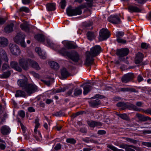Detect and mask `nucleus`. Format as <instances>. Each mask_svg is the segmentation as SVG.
I'll list each match as a JSON object with an SVG mask.
<instances>
[{"instance_id": "obj_1", "label": "nucleus", "mask_w": 151, "mask_h": 151, "mask_svg": "<svg viewBox=\"0 0 151 151\" xmlns=\"http://www.w3.org/2000/svg\"><path fill=\"white\" fill-rule=\"evenodd\" d=\"M101 49L99 45H97L91 48L90 52H86L85 65L87 66H90L93 63L94 60L93 58L99 54Z\"/></svg>"}, {"instance_id": "obj_2", "label": "nucleus", "mask_w": 151, "mask_h": 151, "mask_svg": "<svg viewBox=\"0 0 151 151\" xmlns=\"http://www.w3.org/2000/svg\"><path fill=\"white\" fill-rule=\"evenodd\" d=\"M25 35L21 32L18 33L14 38V41L16 43L19 44L23 47H25L26 45L24 42Z\"/></svg>"}, {"instance_id": "obj_3", "label": "nucleus", "mask_w": 151, "mask_h": 151, "mask_svg": "<svg viewBox=\"0 0 151 151\" xmlns=\"http://www.w3.org/2000/svg\"><path fill=\"white\" fill-rule=\"evenodd\" d=\"M129 50L127 48L118 49L116 50V54L118 57L119 60L120 61L125 60V58L123 57L126 56L129 53Z\"/></svg>"}, {"instance_id": "obj_4", "label": "nucleus", "mask_w": 151, "mask_h": 151, "mask_svg": "<svg viewBox=\"0 0 151 151\" xmlns=\"http://www.w3.org/2000/svg\"><path fill=\"white\" fill-rule=\"evenodd\" d=\"M99 41H102L106 40L110 36V34L107 29L102 28L100 30L99 33Z\"/></svg>"}, {"instance_id": "obj_5", "label": "nucleus", "mask_w": 151, "mask_h": 151, "mask_svg": "<svg viewBox=\"0 0 151 151\" xmlns=\"http://www.w3.org/2000/svg\"><path fill=\"white\" fill-rule=\"evenodd\" d=\"M31 60L22 58L19 60V65L24 70H28L29 68Z\"/></svg>"}, {"instance_id": "obj_6", "label": "nucleus", "mask_w": 151, "mask_h": 151, "mask_svg": "<svg viewBox=\"0 0 151 151\" xmlns=\"http://www.w3.org/2000/svg\"><path fill=\"white\" fill-rule=\"evenodd\" d=\"M24 88V90L30 95L37 91V87L35 84L27 83Z\"/></svg>"}, {"instance_id": "obj_7", "label": "nucleus", "mask_w": 151, "mask_h": 151, "mask_svg": "<svg viewBox=\"0 0 151 151\" xmlns=\"http://www.w3.org/2000/svg\"><path fill=\"white\" fill-rule=\"evenodd\" d=\"M134 77V73H129L124 74L122 77L121 80L123 83H126L132 80Z\"/></svg>"}, {"instance_id": "obj_8", "label": "nucleus", "mask_w": 151, "mask_h": 151, "mask_svg": "<svg viewBox=\"0 0 151 151\" xmlns=\"http://www.w3.org/2000/svg\"><path fill=\"white\" fill-rule=\"evenodd\" d=\"M66 11L67 14L69 16H72L77 15H80L78 12H77L76 7L75 9H73L71 6H69L67 7Z\"/></svg>"}, {"instance_id": "obj_9", "label": "nucleus", "mask_w": 151, "mask_h": 151, "mask_svg": "<svg viewBox=\"0 0 151 151\" xmlns=\"http://www.w3.org/2000/svg\"><path fill=\"white\" fill-rule=\"evenodd\" d=\"M9 48L11 52L14 55H17L19 54L20 50L19 47L15 44L9 45Z\"/></svg>"}, {"instance_id": "obj_10", "label": "nucleus", "mask_w": 151, "mask_h": 151, "mask_svg": "<svg viewBox=\"0 0 151 151\" xmlns=\"http://www.w3.org/2000/svg\"><path fill=\"white\" fill-rule=\"evenodd\" d=\"M68 57L75 62H78L80 60V56L78 53L75 51L70 52Z\"/></svg>"}, {"instance_id": "obj_11", "label": "nucleus", "mask_w": 151, "mask_h": 151, "mask_svg": "<svg viewBox=\"0 0 151 151\" xmlns=\"http://www.w3.org/2000/svg\"><path fill=\"white\" fill-rule=\"evenodd\" d=\"M108 21L113 24H118L121 22L120 18L117 15H111L108 19Z\"/></svg>"}, {"instance_id": "obj_12", "label": "nucleus", "mask_w": 151, "mask_h": 151, "mask_svg": "<svg viewBox=\"0 0 151 151\" xmlns=\"http://www.w3.org/2000/svg\"><path fill=\"white\" fill-rule=\"evenodd\" d=\"M0 132L1 134L4 135H8L10 133L11 129L9 126L4 125L1 127Z\"/></svg>"}, {"instance_id": "obj_13", "label": "nucleus", "mask_w": 151, "mask_h": 151, "mask_svg": "<svg viewBox=\"0 0 151 151\" xmlns=\"http://www.w3.org/2000/svg\"><path fill=\"white\" fill-rule=\"evenodd\" d=\"M124 35V33L122 32H118L116 33V36L117 37V41L118 43L125 44L126 42L125 40H123L121 38Z\"/></svg>"}, {"instance_id": "obj_14", "label": "nucleus", "mask_w": 151, "mask_h": 151, "mask_svg": "<svg viewBox=\"0 0 151 151\" xmlns=\"http://www.w3.org/2000/svg\"><path fill=\"white\" fill-rule=\"evenodd\" d=\"M20 27L22 30L26 32H28L30 28L32 27V26L29 24L27 22L25 21L20 24Z\"/></svg>"}, {"instance_id": "obj_15", "label": "nucleus", "mask_w": 151, "mask_h": 151, "mask_svg": "<svg viewBox=\"0 0 151 151\" xmlns=\"http://www.w3.org/2000/svg\"><path fill=\"white\" fill-rule=\"evenodd\" d=\"M136 115L139 120L141 122H145L148 120H151V118L148 116H145L142 114L137 113Z\"/></svg>"}, {"instance_id": "obj_16", "label": "nucleus", "mask_w": 151, "mask_h": 151, "mask_svg": "<svg viewBox=\"0 0 151 151\" xmlns=\"http://www.w3.org/2000/svg\"><path fill=\"white\" fill-rule=\"evenodd\" d=\"M143 58L144 55L143 54L140 52L138 53L136 55L134 61L135 63L137 64L142 63Z\"/></svg>"}, {"instance_id": "obj_17", "label": "nucleus", "mask_w": 151, "mask_h": 151, "mask_svg": "<svg viewBox=\"0 0 151 151\" xmlns=\"http://www.w3.org/2000/svg\"><path fill=\"white\" fill-rule=\"evenodd\" d=\"M18 85L22 88V89L24 90L27 84V79L25 78L24 79H20L18 80L17 82Z\"/></svg>"}, {"instance_id": "obj_18", "label": "nucleus", "mask_w": 151, "mask_h": 151, "mask_svg": "<svg viewBox=\"0 0 151 151\" xmlns=\"http://www.w3.org/2000/svg\"><path fill=\"white\" fill-rule=\"evenodd\" d=\"M118 92H131L137 93L138 91L136 90L133 88H121L119 89Z\"/></svg>"}, {"instance_id": "obj_19", "label": "nucleus", "mask_w": 151, "mask_h": 151, "mask_svg": "<svg viewBox=\"0 0 151 151\" xmlns=\"http://www.w3.org/2000/svg\"><path fill=\"white\" fill-rule=\"evenodd\" d=\"M89 103L90 106L95 108L100 104L101 101L99 99H96L94 100H91L89 101Z\"/></svg>"}, {"instance_id": "obj_20", "label": "nucleus", "mask_w": 151, "mask_h": 151, "mask_svg": "<svg viewBox=\"0 0 151 151\" xmlns=\"http://www.w3.org/2000/svg\"><path fill=\"white\" fill-rule=\"evenodd\" d=\"M0 57L5 62H8V60L7 54L2 49H0Z\"/></svg>"}, {"instance_id": "obj_21", "label": "nucleus", "mask_w": 151, "mask_h": 151, "mask_svg": "<svg viewBox=\"0 0 151 151\" xmlns=\"http://www.w3.org/2000/svg\"><path fill=\"white\" fill-rule=\"evenodd\" d=\"M10 65L12 68L18 71L21 72L22 70V68L18 66L17 62L12 61Z\"/></svg>"}, {"instance_id": "obj_22", "label": "nucleus", "mask_w": 151, "mask_h": 151, "mask_svg": "<svg viewBox=\"0 0 151 151\" xmlns=\"http://www.w3.org/2000/svg\"><path fill=\"white\" fill-rule=\"evenodd\" d=\"M8 40L3 37H0V47H4L7 45Z\"/></svg>"}, {"instance_id": "obj_23", "label": "nucleus", "mask_w": 151, "mask_h": 151, "mask_svg": "<svg viewBox=\"0 0 151 151\" xmlns=\"http://www.w3.org/2000/svg\"><path fill=\"white\" fill-rule=\"evenodd\" d=\"M14 26V24L13 23L8 24L4 28V32L7 33L11 32L13 30V28Z\"/></svg>"}, {"instance_id": "obj_24", "label": "nucleus", "mask_w": 151, "mask_h": 151, "mask_svg": "<svg viewBox=\"0 0 151 151\" xmlns=\"http://www.w3.org/2000/svg\"><path fill=\"white\" fill-rule=\"evenodd\" d=\"M128 9L130 12H139L141 10L136 6L130 5L128 7Z\"/></svg>"}, {"instance_id": "obj_25", "label": "nucleus", "mask_w": 151, "mask_h": 151, "mask_svg": "<svg viewBox=\"0 0 151 151\" xmlns=\"http://www.w3.org/2000/svg\"><path fill=\"white\" fill-rule=\"evenodd\" d=\"M46 6L48 11H53L56 9V5L54 3H48L46 4Z\"/></svg>"}, {"instance_id": "obj_26", "label": "nucleus", "mask_w": 151, "mask_h": 151, "mask_svg": "<svg viewBox=\"0 0 151 151\" xmlns=\"http://www.w3.org/2000/svg\"><path fill=\"white\" fill-rule=\"evenodd\" d=\"M35 38L40 42H44L45 39V37L42 34H38L35 36Z\"/></svg>"}, {"instance_id": "obj_27", "label": "nucleus", "mask_w": 151, "mask_h": 151, "mask_svg": "<svg viewBox=\"0 0 151 151\" xmlns=\"http://www.w3.org/2000/svg\"><path fill=\"white\" fill-rule=\"evenodd\" d=\"M26 96V93L24 91L21 90L17 91L15 94V96L16 97H25Z\"/></svg>"}, {"instance_id": "obj_28", "label": "nucleus", "mask_w": 151, "mask_h": 151, "mask_svg": "<svg viewBox=\"0 0 151 151\" xmlns=\"http://www.w3.org/2000/svg\"><path fill=\"white\" fill-rule=\"evenodd\" d=\"M36 52L38 54L40 58L45 59L46 58V55L45 54H43L40 48L37 47L35 49Z\"/></svg>"}, {"instance_id": "obj_29", "label": "nucleus", "mask_w": 151, "mask_h": 151, "mask_svg": "<svg viewBox=\"0 0 151 151\" xmlns=\"http://www.w3.org/2000/svg\"><path fill=\"white\" fill-rule=\"evenodd\" d=\"M49 65L50 67L54 69L58 70L59 68V65L58 64L55 62L52 61L49 63Z\"/></svg>"}, {"instance_id": "obj_30", "label": "nucleus", "mask_w": 151, "mask_h": 151, "mask_svg": "<svg viewBox=\"0 0 151 151\" xmlns=\"http://www.w3.org/2000/svg\"><path fill=\"white\" fill-rule=\"evenodd\" d=\"M65 46L68 49H75L77 47V45L69 42H66Z\"/></svg>"}, {"instance_id": "obj_31", "label": "nucleus", "mask_w": 151, "mask_h": 151, "mask_svg": "<svg viewBox=\"0 0 151 151\" xmlns=\"http://www.w3.org/2000/svg\"><path fill=\"white\" fill-rule=\"evenodd\" d=\"M92 89V87L88 85H86L84 86L83 87L84 91L83 93L84 95H85L87 94Z\"/></svg>"}, {"instance_id": "obj_32", "label": "nucleus", "mask_w": 151, "mask_h": 151, "mask_svg": "<svg viewBox=\"0 0 151 151\" xmlns=\"http://www.w3.org/2000/svg\"><path fill=\"white\" fill-rule=\"evenodd\" d=\"M30 65H31L33 68L37 70H39L40 69V68L39 66L38 63L32 60H31V61L30 62Z\"/></svg>"}, {"instance_id": "obj_33", "label": "nucleus", "mask_w": 151, "mask_h": 151, "mask_svg": "<svg viewBox=\"0 0 151 151\" xmlns=\"http://www.w3.org/2000/svg\"><path fill=\"white\" fill-rule=\"evenodd\" d=\"M61 74L62 77L63 78H66L69 76L68 73L65 68H63L61 70Z\"/></svg>"}, {"instance_id": "obj_34", "label": "nucleus", "mask_w": 151, "mask_h": 151, "mask_svg": "<svg viewBox=\"0 0 151 151\" xmlns=\"http://www.w3.org/2000/svg\"><path fill=\"white\" fill-rule=\"evenodd\" d=\"M59 52L63 56H66L68 57L69 55L70 52L66 51V49L64 48H62L60 50Z\"/></svg>"}, {"instance_id": "obj_35", "label": "nucleus", "mask_w": 151, "mask_h": 151, "mask_svg": "<svg viewBox=\"0 0 151 151\" xmlns=\"http://www.w3.org/2000/svg\"><path fill=\"white\" fill-rule=\"evenodd\" d=\"M92 23L90 22H85L83 23V26L85 29H93L92 27Z\"/></svg>"}, {"instance_id": "obj_36", "label": "nucleus", "mask_w": 151, "mask_h": 151, "mask_svg": "<svg viewBox=\"0 0 151 151\" xmlns=\"http://www.w3.org/2000/svg\"><path fill=\"white\" fill-rule=\"evenodd\" d=\"M88 39L90 40H93L95 37V35L93 32H88L86 34Z\"/></svg>"}, {"instance_id": "obj_37", "label": "nucleus", "mask_w": 151, "mask_h": 151, "mask_svg": "<svg viewBox=\"0 0 151 151\" xmlns=\"http://www.w3.org/2000/svg\"><path fill=\"white\" fill-rule=\"evenodd\" d=\"M118 116L122 119L130 121V119L127 114H120L118 115Z\"/></svg>"}, {"instance_id": "obj_38", "label": "nucleus", "mask_w": 151, "mask_h": 151, "mask_svg": "<svg viewBox=\"0 0 151 151\" xmlns=\"http://www.w3.org/2000/svg\"><path fill=\"white\" fill-rule=\"evenodd\" d=\"M11 73L10 71L8 70L6 72H4V73L0 75V78H7L10 76Z\"/></svg>"}, {"instance_id": "obj_39", "label": "nucleus", "mask_w": 151, "mask_h": 151, "mask_svg": "<svg viewBox=\"0 0 151 151\" xmlns=\"http://www.w3.org/2000/svg\"><path fill=\"white\" fill-rule=\"evenodd\" d=\"M86 7V6L85 4H82L79 6L76 7L77 9V12L80 15L82 13V11L81 9L85 8Z\"/></svg>"}, {"instance_id": "obj_40", "label": "nucleus", "mask_w": 151, "mask_h": 151, "mask_svg": "<svg viewBox=\"0 0 151 151\" xmlns=\"http://www.w3.org/2000/svg\"><path fill=\"white\" fill-rule=\"evenodd\" d=\"M82 93L81 89L76 88L74 90V95L75 96H77L81 95Z\"/></svg>"}, {"instance_id": "obj_41", "label": "nucleus", "mask_w": 151, "mask_h": 151, "mask_svg": "<svg viewBox=\"0 0 151 151\" xmlns=\"http://www.w3.org/2000/svg\"><path fill=\"white\" fill-rule=\"evenodd\" d=\"M107 147L113 151H124L123 150L118 149L115 147L111 145H108Z\"/></svg>"}, {"instance_id": "obj_42", "label": "nucleus", "mask_w": 151, "mask_h": 151, "mask_svg": "<svg viewBox=\"0 0 151 151\" xmlns=\"http://www.w3.org/2000/svg\"><path fill=\"white\" fill-rule=\"evenodd\" d=\"M19 11L20 12H24L26 13H28L29 11V8L27 7L23 6L20 8Z\"/></svg>"}, {"instance_id": "obj_43", "label": "nucleus", "mask_w": 151, "mask_h": 151, "mask_svg": "<svg viewBox=\"0 0 151 151\" xmlns=\"http://www.w3.org/2000/svg\"><path fill=\"white\" fill-rule=\"evenodd\" d=\"M7 117V114L6 113L4 114L3 115L1 116L0 118L1 119V121L0 122V125L3 124V122H5L6 118Z\"/></svg>"}, {"instance_id": "obj_44", "label": "nucleus", "mask_w": 151, "mask_h": 151, "mask_svg": "<svg viewBox=\"0 0 151 151\" xmlns=\"http://www.w3.org/2000/svg\"><path fill=\"white\" fill-rule=\"evenodd\" d=\"M124 138H125V140L127 141L132 143L134 144H136L137 142V141L136 140L128 137H124Z\"/></svg>"}, {"instance_id": "obj_45", "label": "nucleus", "mask_w": 151, "mask_h": 151, "mask_svg": "<svg viewBox=\"0 0 151 151\" xmlns=\"http://www.w3.org/2000/svg\"><path fill=\"white\" fill-rule=\"evenodd\" d=\"M66 141L68 143L72 144H74L76 142V141L73 138H68L67 139Z\"/></svg>"}, {"instance_id": "obj_46", "label": "nucleus", "mask_w": 151, "mask_h": 151, "mask_svg": "<svg viewBox=\"0 0 151 151\" xmlns=\"http://www.w3.org/2000/svg\"><path fill=\"white\" fill-rule=\"evenodd\" d=\"M130 146L131 145L126 144H122L119 146L120 148L125 149L126 151L128 147H130Z\"/></svg>"}, {"instance_id": "obj_47", "label": "nucleus", "mask_w": 151, "mask_h": 151, "mask_svg": "<svg viewBox=\"0 0 151 151\" xmlns=\"http://www.w3.org/2000/svg\"><path fill=\"white\" fill-rule=\"evenodd\" d=\"M116 106L119 107L124 106L126 108L127 107V105L126 104L122 102H120L117 103L116 104Z\"/></svg>"}, {"instance_id": "obj_48", "label": "nucleus", "mask_w": 151, "mask_h": 151, "mask_svg": "<svg viewBox=\"0 0 151 151\" xmlns=\"http://www.w3.org/2000/svg\"><path fill=\"white\" fill-rule=\"evenodd\" d=\"M53 80L54 79L51 78H50L49 80H43V81L45 84L48 86H49L50 85V83L53 82Z\"/></svg>"}, {"instance_id": "obj_49", "label": "nucleus", "mask_w": 151, "mask_h": 151, "mask_svg": "<svg viewBox=\"0 0 151 151\" xmlns=\"http://www.w3.org/2000/svg\"><path fill=\"white\" fill-rule=\"evenodd\" d=\"M66 1L65 0H61L60 3L61 8L63 9H65L66 5Z\"/></svg>"}, {"instance_id": "obj_50", "label": "nucleus", "mask_w": 151, "mask_h": 151, "mask_svg": "<svg viewBox=\"0 0 151 151\" xmlns=\"http://www.w3.org/2000/svg\"><path fill=\"white\" fill-rule=\"evenodd\" d=\"M47 42L48 45L50 47L52 48H54L55 47V45L51 42L50 40H47Z\"/></svg>"}, {"instance_id": "obj_51", "label": "nucleus", "mask_w": 151, "mask_h": 151, "mask_svg": "<svg viewBox=\"0 0 151 151\" xmlns=\"http://www.w3.org/2000/svg\"><path fill=\"white\" fill-rule=\"evenodd\" d=\"M129 106L134 110L137 111H141V109H140L138 108L134 104H131Z\"/></svg>"}, {"instance_id": "obj_52", "label": "nucleus", "mask_w": 151, "mask_h": 151, "mask_svg": "<svg viewBox=\"0 0 151 151\" xmlns=\"http://www.w3.org/2000/svg\"><path fill=\"white\" fill-rule=\"evenodd\" d=\"M88 124L89 126L91 127H95V123L94 121L88 122Z\"/></svg>"}, {"instance_id": "obj_53", "label": "nucleus", "mask_w": 151, "mask_h": 151, "mask_svg": "<svg viewBox=\"0 0 151 151\" xmlns=\"http://www.w3.org/2000/svg\"><path fill=\"white\" fill-rule=\"evenodd\" d=\"M149 46V45L145 42H143L141 44V48L143 49H147Z\"/></svg>"}, {"instance_id": "obj_54", "label": "nucleus", "mask_w": 151, "mask_h": 151, "mask_svg": "<svg viewBox=\"0 0 151 151\" xmlns=\"http://www.w3.org/2000/svg\"><path fill=\"white\" fill-rule=\"evenodd\" d=\"M18 114L22 118H24L25 116V113L24 111L23 110L19 111L18 112Z\"/></svg>"}, {"instance_id": "obj_55", "label": "nucleus", "mask_w": 151, "mask_h": 151, "mask_svg": "<svg viewBox=\"0 0 151 151\" xmlns=\"http://www.w3.org/2000/svg\"><path fill=\"white\" fill-rule=\"evenodd\" d=\"M35 123L36 124L35 127L36 128H38L40 125V124L39 123V119L37 117L36 119L35 120Z\"/></svg>"}, {"instance_id": "obj_56", "label": "nucleus", "mask_w": 151, "mask_h": 151, "mask_svg": "<svg viewBox=\"0 0 151 151\" xmlns=\"http://www.w3.org/2000/svg\"><path fill=\"white\" fill-rule=\"evenodd\" d=\"M9 67L8 65L7 64H4L2 67V70H9Z\"/></svg>"}, {"instance_id": "obj_57", "label": "nucleus", "mask_w": 151, "mask_h": 151, "mask_svg": "<svg viewBox=\"0 0 151 151\" xmlns=\"http://www.w3.org/2000/svg\"><path fill=\"white\" fill-rule=\"evenodd\" d=\"M61 146L60 143L57 144L54 147V149L56 150H58L61 149Z\"/></svg>"}, {"instance_id": "obj_58", "label": "nucleus", "mask_w": 151, "mask_h": 151, "mask_svg": "<svg viewBox=\"0 0 151 151\" xmlns=\"http://www.w3.org/2000/svg\"><path fill=\"white\" fill-rule=\"evenodd\" d=\"M131 147L132 148L135 149L137 151H142V149L139 147H137L133 145H131Z\"/></svg>"}, {"instance_id": "obj_59", "label": "nucleus", "mask_w": 151, "mask_h": 151, "mask_svg": "<svg viewBox=\"0 0 151 151\" xmlns=\"http://www.w3.org/2000/svg\"><path fill=\"white\" fill-rule=\"evenodd\" d=\"M103 98V96L102 95L99 94H96L94 96L92 97L91 99H93L94 98H99L102 99Z\"/></svg>"}, {"instance_id": "obj_60", "label": "nucleus", "mask_w": 151, "mask_h": 151, "mask_svg": "<svg viewBox=\"0 0 151 151\" xmlns=\"http://www.w3.org/2000/svg\"><path fill=\"white\" fill-rule=\"evenodd\" d=\"M53 116H60L63 115V114L61 111H59L56 112L55 114H53Z\"/></svg>"}, {"instance_id": "obj_61", "label": "nucleus", "mask_w": 151, "mask_h": 151, "mask_svg": "<svg viewBox=\"0 0 151 151\" xmlns=\"http://www.w3.org/2000/svg\"><path fill=\"white\" fill-rule=\"evenodd\" d=\"M106 132L104 130H99L98 131L97 134L99 135H103L106 134Z\"/></svg>"}, {"instance_id": "obj_62", "label": "nucleus", "mask_w": 151, "mask_h": 151, "mask_svg": "<svg viewBox=\"0 0 151 151\" xmlns=\"http://www.w3.org/2000/svg\"><path fill=\"white\" fill-rule=\"evenodd\" d=\"M137 80L139 82H140L143 80V78L142 76L140 75H139L137 76Z\"/></svg>"}, {"instance_id": "obj_63", "label": "nucleus", "mask_w": 151, "mask_h": 151, "mask_svg": "<svg viewBox=\"0 0 151 151\" xmlns=\"http://www.w3.org/2000/svg\"><path fill=\"white\" fill-rule=\"evenodd\" d=\"M6 22L5 19L2 17H0V25L4 24Z\"/></svg>"}, {"instance_id": "obj_64", "label": "nucleus", "mask_w": 151, "mask_h": 151, "mask_svg": "<svg viewBox=\"0 0 151 151\" xmlns=\"http://www.w3.org/2000/svg\"><path fill=\"white\" fill-rule=\"evenodd\" d=\"M142 144L149 147H151V142H143Z\"/></svg>"}]
</instances>
